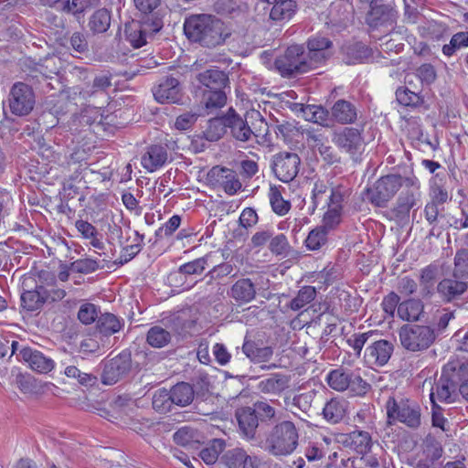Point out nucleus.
<instances>
[{
	"label": "nucleus",
	"instance_id": "f257e3e1",
	"mask_svg": "<svg viewBox=\"0 0 468 468\" xmlns=\"http://www.w3.org/2000/svg\"><path fill=\"white\" fill-rule=\"evenodd\" d=\"M184 33L191 42L208 48L223 45L231 36L223 21L207 14L191 15L186 17Z\"/></svg>",
	"mask_w": 468,
	"mask_h": 468
},
{
	"label": "nucleus",
	"instance_id": "f03ea898",
	"mask_svg": "<svg viewBox=\"0 0 468 468\" xmlns=\"http://www.w3.org/2000/svg\"><path fill=\"white\" fill-rule=\"evenodd\" d=\"M225 124L231 137L239 143L254 144L269 133V125L259 111L240 116L232 107L226 112Z\"/></svg>",
	"mask_w": 468,
	"mask_h": 468
},
{
	"label": "nucleus",
	"instance_id": "7ed1b4c3",
	"mask_svg": "<svg viewBox=\"0 0 468 468\" xmlns=\"http://www.w3.org/2000/svg\"><path fill=\"white\" fill-rule=\"evenodd\" d=\"M463 378H468V364L457 359L449 361L443 367L440 378L431 388V403L436 404V400L445 403L455 401L459 394L457 387Z\"/></svg>",
	"mask_w": 468,
	"mask_h": 468
},
{
	"label": "nucleus",
	"instance_id": "20e7f679",
	"mask_svg": "<svg viewBox=\"0 0 468 468\" xmlns=\"http://www.w3.org/2000/svg\"><path fill=\"white\" fill-rule=\"evenodd\" d=\"M299 430L294 422L282 420L266 434L264 449L275 457L291 455L299 445Z\"/></svg>",
	"mask_w": 468,
	"mask_h": 468
},
{
	"label": "nucleus",
	"instance_id": "39448f33",
	"mask_svg": "<svg viewBox=\"0 0 468 468\" xmlns=\"http://www.w3.org/2000/svg\"><path fill=\"white\" fill-rule=\"evenodd\" d=\"M400 344L410 352H422L430 348L436 340L434 328L429 325L406 324L399 331Z\"/></svg>",
	"mask_w": 468,
	"mask_h": 468
},
{
	"label": "nucleus",
	"instance_id": "423d86ee",
	"mask_svg": "<svg viewBox=\"0 0 468 468\" xmlns=\"http://www.w3.org/2000/svg\"><path fill=\"white\" fill-rule=\"evenodd\" d=\"M386 410L389 423L399 421L411 429L420 426V408L414 401L389 397L386 402Z\"/></svg>",
	"mask_w": 468,
	"mask_h": 468
},
{
	"label": "nucleus",
	"instance_id": "0eeeda50",
	"mask_svg": "<svg viewBox=\"0 0 468 468\" xmlns=\"http://www.w3.org/2000/svg\"><path fill=\"white\" fill-rule=\"evenodd\" d=\"M406 177L398 174L381 176L375 184L367 188L366 198L374 206L385 207L388 202L405 186Z\"/></svg>",
	"mask_w": 468,
	"mask_h": 468
},
{
	"label": "nucleus",
	"instance_id": "6e6552de",
	"mask_svg": "<svg viewBox=\"0 0 468 468\" xmlns=\"http://www.w3.org/2000/svg\"><path fill=\"white\" fill-rule=\"evenodd\" d=\"M305 48L303 45H292L276 58V69L284 78H292L308 72Z\"/></svg>",
	"mask_w": 468,
	"mask_h": 468
},
{
	"label": "nucleus",
	"instance_id": "1a4fd4ad",
	"mask_svg": "<svg viewBox=\"0 0 468 468\" xmlns=\"http://www.w3.org/2000/svg\"><path fill=\"white\" fill-rule=\"evenodd\" d=\"M406 190L399 196L392 214L399 221L409 218L410 209L414 208L420 200V184L415 176L406 177Z\"/></svg>",
	"mask_w": 468,
	"mask_h": 468
},
{
	"label": "nucleus",
	"instance_id": "9d476101",
	"mask_svg": "<svg viewBox=\"0 0 468 468\" xmlns=\"http://www.w3.org/2000/svg\"><path fill=\"white\" fill-rule=\"evenodd\" d=\"M301 166V158L296 153L282 151L275 154L271 158V170L282 182L289 183L298 175Z\"/></svg>",
	"mask_w": 468,
	"mask_h": 468
},
{
	"label": "nucleus",
	"instance_id": "9b49d317",
	"mask_svg": "<svg viewBox=\"0 0 468 468\" xmlns=\"http://www.w3.org/2000/svg\"><path fill=\"white\" fill-rule=\"evenodd\" d=\"M34 105L35 94L32 88L23 82L15 83L8 95L11 113L16 116H26L31 112Z\"/></svg>",
	"mask_w": 468,
	"mask_h": 468
},
{
	"label": "nucleus",
	"instance_id": "f8f14e48",
	"mask_svg": "<svg viewBox=\"0 0 468 468\" xmlns=\"http://www.w3.org/2000/svg\"><path fill=\"white\" fill-rule=\"evenodd\" d=\"M332 141L340 150L350 154L355 161L364 151V139L361 132L356 128L345 127L335 131Z\"/></svg>",
	"mask_w": 468,
	"mask_h": 468
},
{
	"label": "nucleus",
	"instance_id": "ddd939ff",
	"mask_svg": "<svg viewBox=\"0 0 468 468\" xmlns=\"http://www.w3.org/2000/svg\"><path fill=\"white\" fill-rule=\"evenodd\" d=\"M207 179L209 185L223 188L230 196L235 195L242 186L234 170L218 165L209 170Z\"/></svg>",
	"mask_w": 468,
	"mask_h": 468
},
{
	"label": "nucleus",
	"instance_id": "4468645a",
	"mask_svg": "<svg viewBox=\"0 0 468 468\" xmlns=\"http://www.w3.org/2000/svg\"><path fill=\"white\" fill-rule=\"evenodd\" d=\"M367 23L375 31L388 35L393 31L396 24V13L387 5H371V10L367 16Z\"/></svg>",
	"mask_w": 468,
	"mask_h": 468
},
{
	"label": "nucleus",
	"instance_id": "2eb2a0df",
	"mask_svg": "<svg viewBox=\"0 0 468 468\" xmlns=\"http://www.w3.org/2000/svg\"><path fill=\"white\" fill-rule=\"evenodd\" d=\"M154 99L160 103H179L183 97L179 80L173 76L161 79L153 89Z\"/></svg>",
	"mask_w": 468,
	"mask_h": 468
},
{
	"label": "nucleus",
	"instance_id": "dca6fc26",
	"mask_svg": "<svg viewBox=\"0 0 468 468\" xmlns=\"http://www.w3.org/2000/svg\"><path fill=\"white\" fill-rule=\"evenodd\" d=\"M393 349V345L389 341L375 340L366 348L364 359L370 366L382 367L388 362Z\"/></svg>",
	"mask_w": 468,
	"mask_h": 468
},
{
	"label": "nucleus",
	"instance_id": "f3484780",
	"mask_svg": "<svg viewBox=\"0 0 468 468\" xmlns=\"http://www.w3.org/2000/svg\"><path fill=\"white\" fill-rule=\"evenodd\" d=\"M227 293L237 305L240 306L252 302L256 298L257 286L251 279L241 278L231 285Z\"/></svg>",
	"mask_w": 468,
	"mask_h": 468
},
{
	"label": "nucleus",
	"instance_id": "a211bd4d",
	"mask_svg": "<svg viewBox=\"0 0 468 468\" xmlns=\"http://www.w3.org/2000/svg\"><path fill=\"white\" fill-rule=\"evenodd\" d=\"M235 417L240 435L246 440H254L259 427V419L255 410L251 407H243L236 410Z\"/></svg>",
	"mask_w": 468,
	"mask_h": 468
},
{
	"label": "nucleus",
	"instance_id": "6ab92c4d",
	"mask_svg": "<svg viewBox=\"0 0 468 468\" xmlns=\"http://www.w3.org/2000/svg\"><path fill=\"white\" fill-rule=\"evenodd\" d=\"M19 356L22 360L28 364L32 370L41 374L50 372L55 366V362L51 358L30 347L22 348L19 352Z\"/></svg>",
	"mask_w": 468,
	"mask_h": 468
},
{
	"label": "nucleus",
	"instance_id": "aec40b11",
	"mask_svg": "<svg viewBox=\"0 0 468 468\" xmlns=\"http://www.w3.org/2000/svg\"><path fill=\"white\" fill-rule=\"evenodd\" d=\"M458 278H445L437 285V292L445 302H452L459 298L467 291V282Z\"/></svg>",
	"mask_w": 468,
	"mask_h": 468
},
{
	"label": "nucleus",
	"instance_id": "412c9836",
	"mask_svg": "<svg viewBox=\"0 0 468 468\" xmlns=\"http://www.w3.org/2000/svg\"><path fill=\"white\" fill-rule=\"evenodd\" d=\"M168 157L166 146L153 144L147 148L142 156V165L149 172H154L163 166Z\"/></svg>",
	"mask_w": 468,
	"mask_h": 468
},
{
	"label": "nucleus",
	"instance_id": "4be33fe9",
	"mask_svg": "<svg viewBox=\"0 0 468 468\" xmlns=\"http://www.w3.org/2000/svg\"><path fill=\"white\" fill-rule=\"evenodd\" d=\"M331 117L340 124H349L356 120L357 111L350 101L341 99L336 101L331 108Z\"/></svg>",
	"mask_w": 468,
	"mask_h": 468
},
{
	"label": "nucleus",
	"instance_id": "5701e85b",
	"mask_svg": "<svg viewBox=\"0 0 468 468\" xmlns=\"http://www.w3.org/2000/svg\"><path fill=\"white\" fill-rule=\"evenodd\" d=\"M197 80L209 90H224L229 84L228 74L218 69H209L197 75Z\"/></svg>",
	"mask_w": 468,
	"mask_h": 468
},
{
	"label": "nucleus",
	"instance_id": "b1692460",
	"mask_svg": "<svg viewBox=\"0 0 468 468\" xmlns=\"http://www.w3.org/2000/svg\"><path fill=\"white\" fill-rule=\"evenodd\" d=\"M342 53L346 64L362 63L371 55L370 49L362 42L345 44Z\"/></svg>",
	"mask_w": 468,
	"mask_h": 468
},
{
	"label": "nucleus",
	"instance_id": "393cba45",
	"mask_svg": "<svg viewBox=\"0 0 468 468\" xmlns=\"http://www.w3.org/2000/svg\"><path fill=\"white\" fill-rule=\"evenodd\" d=\"M347 402L339 398L331 399L323 409V417L326 421L335 424L340 422L346 413Z\"/></svg>",
	"mask_w": 468,
	"mask_h": 468
},
{
	"label": "nucleus",
	"instance_id": "a878e982",
	"mask_svg": "<svg viewBox=\"0 0 468 468\" xmlns=\"http://www.w3.org/2000/svg\"><path fill=\"white\" fill-rule=\"evenodd\" d=\"M338 441L346 447L362 452L369 447L371 438L367 431H354L348 434H341L338 438Z\"/></svg>",
	"mask_w": 468,
	"mask_h": 468
},
{
	"label": "nucleus",
	"instance_id": "bb28decb",
	"mask_svg": "<svg viewBox=\"0 0 468 468\" xmlns=\"http://www.w3.org/2000/svg\"><path fill=\"white\" fill-rule=\"evenodd\" d=\"M242 351L254 363L267 362L273 355L272 347H261L254 341L248 339H245L243 343Z\"/></svg>",
	"mask_w": 468,
	"mask_h": 468
},
{
	"label": "nucleus",
	"instance_id": "cd10ccee",
	"mask_svg": "<svg viewBox=\"0 0 468 468\" xmlns=\"http://www.w3.org/2000/svg\"><path fill=\"white\" fill-rule=\"evenodd\" d=\"M172 402L180 407L190 405L195 398L193 387L186 382H179L170 388Z\"/></svg>",
	"mask_w": 468,
	"mask_h": 468
},
{
	"label": "nucleus",
	"instance_id": "c85d7f7f",
	"mask_svg": "<svg viewBox=\"0 0 468 468\" xmlns=\"http://www.w3.org/2000/svg\"><path fill=\"white\" fill-rule=\"evenodd\" d=\"M289 379L282 374H272L258 384V388L265 394H279L288 388Z\"/></svg>",
	"mask_w": 468,
	"mask_h": 468
},
{
	"label": "nucleus",
	"instance_id": "c756f323",
	"mask_svg": "<svg viewBox=\"0 0 468 468\" xmlns=\"http://www.w3.org/2000/svg\"><path fill=\"white\" fill-rule=\"evenodd\" d=\"M294 0H275L270 12V18L275 21L290 19L296 12Z\"/></svg>",
	"mask_w": 468,
	"mask_h": 468
},
{
	"label": "nucleus",
	"instance_id": "7c9ffc66",
	"mask_svg": "<svg viewBox=\"0 0 468 468\" xmlns=\"http://www.w3.org/2000/svg\"><path fill=\"white\" fill-rule=\"evenodd\" d=\"M422 312L423 304L417 299L404 301L398 306V314L404 321H417Z\"/></svg>",
	"mask_w": 468,
	"mask_h": 468
},
{
	"label": "nucleus",
	"instance_id": "2f4dec72",
	"mask_svg": "<svg viewBox=\"0 0 468 468\" xmlns=\"http://www.w3.org/2000/svg\"><path fill=\"white\" fill-rule=\"evenodd\" d=\"M296 107H300V111L303 113L307 121L322 124L324 126H329L327 122L331 115L326 109L317 105H303L296 104Z\"/></svg>",
	"mask_w": 468,
	"mask_h": 468
},
{
	"label": "nucleus",
	"instance_id": "473e14b6",
	"mask_svg": "<svg viewBox=\"0 0 468 468\" xmlns=\"http://www.w3.org/2000/svg\"><path fill=\"white\" fill-rule=\"evenodd\" d=\"M126 39L135 48H141L147 42V37L139 20H132L125 25Z\"/></svg>",
	"mask_w": 468,
	"mask_h": 468
},
{
	"label": "nucleus",
	"instance_id": "72a5a7b5",
	"mask_svg": "<svg viewBox=\"0 0 468 468\" xmlns=\"http://www.w3.org/2000/svg\"><path fill=\"white\" fill-rule=\"evenodd\" d=\"M351 372L344 367L334 369L326 377L327 384L336 391H345L350 385Z\"/></svg>",
	"mask_w": 468,
	"mask_h": 468
},
{
	"label": "nucleus",
	"instance_id": "f704fd0d",
	"mask_svg": "<svg viewBox=\"0 0 468 468\" xmlns=\"http://www.w3.org/2000/svg\"><path fill=\"white\" fill-rule=\"evenodd\" d=\"M438 275L439 267L436 264H430L420 271V284L423 296L431 294Z\"/></svg>",
	"mask_w": 468,
	"mask_h": 468
},
{
	"label": "nucleus",
	"instance_id": "c9c22d12",
	"mask_svg": "<svg viewBox=\"0 0 468 468\" xmlns=\"http://www.w3.org/2000/svg\"><path fill=\"white\" fill-rule=\"evenodd\" d=\"M22 306L28 311H37L45 303L44 287L37 286L35 290L26 291L21 295Z\"/></svg>",
	"mask_w": 468,
	"mask_h": 468
},
{
	"label": "nucleus",
	"instance_id": "e433bc0d",
	"mask_svg": "<svg viewBox=\"0 0 468 468\" xmlns=\"http://www.w3.org/2000/svg\"><path fill=\"white\" fill-rule=\"evenodd\" d=\"M308 141H312L314 144V146L318 148L319 154H321L323 160L328 164L333 165L338 163L340 161V157L333 149V147L329 145H325L322 142L321 134H316L312 132H308L307 133Z\"/></svg>",
	"mask_w": 468,
	"mask_h": 468
},
{
	"label": "nucleus",
	"instance_id": "4c0bfd02",
	"mask_svg": "<svg viewBox=\"0 0 468 468\" xmlns=\"http://www.w3.org/2000/svg\"><path fill=\"white\" fill-rule=\"evenodd\" d=\"M225 447L226 441L224 440L214 439L207 447L200 451L199 456L207 464H214Z\"/></svg>",
	"mask_w": 468,
	"mask_h": 468
},
{
	"label": "nucleus",
	"instance_id": "58836bf2",
	"mask_svg": "<svg viewBox=\"0 0 468 468\" xmlns=\"http://www.w3.org/2000/svg\"><path fill=\"white\" fill-rule=\"evenodd\" d=\"M315 297L316 290L314 286H303L298 291L297 295L290 302L288 306L292 311H299L313 302Z\"/></svg>",
	"mask_w": 468,
	"mask_h": 468
},
{
	"label": "nucleus",
	"instance_id": "ea45409f",
	"mask_svg": "<svg viewBox=\"0 0 468 468\" xmlns=\"http://www.w3.org/2000/svg\"><path fill=\"white\" fill-rule=\"evenodd\" d=\"M226 113L222 116L211 119L208 122V127L204 132L205 138L209 142H216L222 138L227 132V125L225 124Z\"/></svg>",
	"mask_w": 468,
	"mask_h": 468
},
{
	"label": "nucleus",
	"instance_id": "a19ab883",
	"mask_svg": "<svg viewBox=\"0 0 468 468\" xmlns=\"http://www.w3.org/2000/svg\"><path fill=\"white\" fill-rule=\"evenodd\" d=\"M315 393L314 391H308L301 394H297L293 396V398L290 400V398H285V404L289 407L292 406L291 411L293 414L296 412L292 408H295L302 412L306 413L312 407L313 400L314 399Z\"/></svg>",
	"mask_w": 468,
	"mask_h": 468
},
{
	"label": "nucleus",
	"instance_id": "79ce46f5",
	"mask_svg": "<svg viewBox=\"0 0 468 468\" xmlns=\"http://www.w3.org/2000/svg\"><path fill=\"white\" fill-rule=\"evenodd\" d=\"M397 101L399 104L407 107L416 108L424 103L423 97L419 93L411 91L407 87H399L396 90Z\"/></svg>",
	"mask_w": 468,
	"mask_h": 468
},
{
	"label": "nucleus",
	"instance_id": "37998d69",
	"mask_svg": "<svg viewBox=\"0 0 468 468\" xmlns=\"http://www.w3.org/2000/svg\"><path fill=\"white\" fill-rule=\"evenodd\" d=\"M171 340L170 333L161 326H153L147 333V343L155 348L166 346Z\"/></svg>",
	"mask_w": 468,
	"mask_h": 468
},
{
	"label": "nucleus",
	"instance_id": "c03bdc74",
	"mask_svg": "<svg viewBox=\"0 0 468 468\" xmlns=\"http://www.w3.org/2000/svg\"><path fill=\"white\" fill-rule=\"evenodd\" d=\"M153 409L159 413H166L171 410L174 403L170 391L165 388L158 389L153 396Z\"/></svg>",
	"mask_w": 468,
	"mask_h": 468
},
{
	"label": "nucleus",
	"instance_id": "a18cd8bd",
	"mask_svg": "<svg viewBox=\"0 0 468 468\" xmlns=\"http://www.w3.org/2000/svg\"><path fill=\"white\" fill-rule=\"evenodd\" d=\"M111 25V16L106 9L96 11L90 17L89 26L95 33L105 32Z\"/></svg>",
	"mask_w": 468,
	"mask_h": 468
},
{
	"label": "nucleus",
	"instance_id": "49530a36",
	"mask_svg": "<svg viewBox=\"0 0 468 468\" xmlns=\"http://www.w3.org/2000/svg\"><path fill=\"white\" fill-rule=\"evenodd\" d=\"M199 433L197 431L189 426H184L174 433V441L182 446L191 445L199 442Z\"/></svg>",
	"mask_w": 468,
	"mask_h": 468
},
{
	"label": "nucleus",
	"instance_id": "de8ad7c7",
	"mask_svg": "<svg viewBox=\"0 0 468 468\" xmlns=\"http://www.w3.org/2000/svg\"><path fill=\"white\" fill-rule=\"evenodd\" d=\"M452 276L460 279L468 278V249H461L456 251Z\"/></svg>",
	"mask_w": 468,
	"mask_h": 468
},
{
	"label": "nucleus",
	"instance_id": "09e8293b",
	"mask_svg": "<svg viewBox=\"0 0 468 468\" xmlns=\"http://www.w3.org/2000/svg\"><path fill=\"white\" fill-rule=\"evenodd\" d=\"M270 203L274 213L280 216L286 215L291 209V203L285 200L277 187H271Z\"/></svg>",
	"mask_w": 468,
	"mask_h": 468
},
{
	"label": "nucleus",
	"instance_id": "8fccbe9b",
	"mask_svg": "<svg viewBox=\"0 0 468 468\" xmlns=\"http://www.w3.org/2000/svg\"><path fill=\"white\" fill-rule=\"evenodd\" d=\"M247 455L244 449L237 447L227 451L222 456V460L229 468H240L243 467Z\"/></svg>",
	"mask_w": 468,
	"mask_h": 468
},
{
	"label": "nucleus",
	"instance_id": "3c124183",
	"mask_svg": "<svg viewBox=\"0 0 468 468\" xmlns=\"http://www.w3.org/2000/svg\"><path fill=\"white\" fill-rule=\"evenodd\" d=\"M227 101V96L223 90H208L204 94V104L207 111L222 108Z\"/></svg>",
	"mask_w": 468,
	"mask_h": 468
},
{
	"label": "nucleus",
	"instance_id": "603ef678",
	"mask_svg": "<svg viewBox=\"0 0 468 468\" xmlns=\"http://www.w3.org/2000/svg\"><path fill=\"white\" fill-rule=\"evenodd\" d=\"M466 47H468V31L458 32L452 37L449 44L442 47V53L451 57L456 50Z\"/></svg>",
	"mask_w": 468,
	"mask_h": 468
},
{
	"label": "nucleus",
	"instance_id": "864d4df0",
	"mask_svg": "<svg viewBox=\"0 0 468 468\" xmlns=\"http://www.w3.org/2000/svg\"><path fill=\"white\" fill-rule=\"evenodd\" d=\"M327 230L317 227L311 230L305 239L306 247L311 250H319L326 242Z\"/></svg>",
	"mask_w": 468,
	"mask_h": 468
},
{
	"label": "nucleus",
	"instance_id": "5fc2aeb1",
	"mask_svg": "<svg viewBox=\"0 0 468 468\" xmlns=\"http://www.w3.org/2000/svg\"><path fill=\"white\" fill-rule=\"evenodd\" d=\"M134 234V243L125 245L122 248L121 255L119 256V265L128 262L141 251V241L143 240V236H140L137 231H135Z\"/></svg>",
	"mask_w": 468,
	"mask_h": 468
},
{
	"label": "nucleus",
	"instance_id": "6e6d98bb",
	"mask_svg": "<svg viewBox=\"0 0 468 468\" xmlns=\"http://www.w3.org/2000/svg\"><path fill=\"white\" fill-rule=\"evenodd\" d=\"M214 11L222 16L235 17L241 12L235 0H217L213 5Z\"/></svg>",
	"mask_w": 468,
	"mask_h": 468
},
{
	"label": "nucleus",
	"instance_id": "4d7b16f0",
	"mask_svg": "<svg viewBox=\"0 0 468 468\" xmlns=\"http://www.w3.org/2000/svg\"><path fill=\"white\" fill-rule=\"evenodd\" d=\"M447 29L445 24L434 20L429 21L422 28L424 37L432 40L441 39L446 35Z\"/></svg>",
	"mask_w": 468,
	"mask_h": 468
},
{
	"label": "nucleus",
	"instance_id": "13d9d810",
	"mask_svg": "<svg viewBox=\"0 0 468 468\" xmlns=\"http://www.w3.org/2000/svg\"><path fill=\"white\" fill-rule=\"evenodd\" d=\"M441 444L433 437H427L423 443V453L431 462L439 460L442 455Z\"/></svg>",
	"mask_w": 468,
	"mask_h": 468
},
{
	"label": "nucleus",
	"instance_id": "bf43d9fd",
	"mask_svg": "<svg viewBox=\"0 0 468 468\" xmlns=\"http://www.w3.org/2000/svg\"><path fill=\"white\" fill-rule=\"evenodd\" d=\"M99 331L105 336L112 335L117 332V319L112 314H103L98 320Z\"/></svg>",
	"mask_w": 468,
	"mask_h": 468
},
{
	"label": "nucleus",
	"instance_id": "052dcab7",
	"mask_svg": "<svg viewBox=\"0 0 468 468\" xmlns=\"http://www.w3.org/2000/svg\"><path fill=\"white\" fill-rule=\"evenodd\" d=\"M349 378L350 385L347 389L354 395L364 396L371 388L370 384L364 380L359 374L352 371Z\"/></svg>",
	"mask_w": 468,
	"mask_h": 468
},
{
	"label": "nucleus",
	"instance_id": "680f3d73",
	"mask_svg": "<svg viewBox=\"0 0 468 468\" xmlns=\"http://www.w3.org/2000/svg\"><path fill=\"white\" fill-rule=\"evenodd\" d=\"M98 314L99 310L95 304L84 303L80 307L78 318L82 324H90L98 318Z\"/></svg>",
	"mask_w": 468,
	"mask_h": 468
},
{
	"label": "nucleus",
	"instance_id": "e2e57ef3",
	"mask_svg": "<svg viewBox=\"0 0 468 468\" xmlns=\"http://www.w3.org/2000/svg\"><path fill=\"white\" fill-rule=\"evenodd\" d=\"M375 335H377L375 331L354 334L347 339V344L354 349L356 355L360 356L363 346Z\"/></svg>",
	"mask_w": 468,
	"mask_h": 468
},
{
	"label": "nucleus",
	"instance_id": "0e129e2a",
	"mask_svg": "<svg viewBox=\"0 0 468 468\" xmlns=\"http://www.w3.org/2000/svg\"><path fill=\"white\" fill-rule=\"evenodd\" d=\"M255 413L258 415L259 420L271 421L276 416V410L266 401H257L253 404Z\"/></svg>",
	"mask_w": 468,
	"mask_h": 468
},
{
	"label": "nucleus",
	"instance_id": "69168bd1",
	"mask_svg": "<svg viewBox=\"0 0 468 468\" xmlns=\"http://www.w3.org/2000/svg\"><path fill=\"white\" fill-rule=\"evenodd\" d=\"M140 23L147 37H151L163 27L162 19L154 15L144 16Z\"/></svg>",
	"mask_w": 468,
	"mask_h": 468
},
{
	"label": "nucleus",
	"instance_id": "338daca9",
	"mask_svg": "<svg viewBox=\"0 0 468 468\" xmlns=\"http://www.w3.org/2000/svg\"><path fill=\"white\" fill-rule=\"evenodd\" d=\"M342 210L343 209L328 207L323 218L322 227L326 230L335 229L342 221Z\"/></svg>",
	"mask_w": 468,
	"mask_h": 468
},
{
	"label": "nucleus",
	"instance_id": "774afa93",
	"mask_svg": "<svg viewBox=\"0 0 468 468\" xmlns=\"http://www.w3.org/2000/svg\"><path fill=\"white\" fill-rule=\"evenodd\" d=\"M298 128L293 122L284 121L278 122L275 126L277 136H281L284 141L290 142L298 134Z\"/></svg>",
	"mask_w": 468,
	"mask_h": 468
}]
</instances>
